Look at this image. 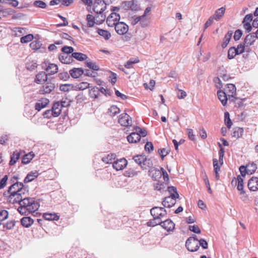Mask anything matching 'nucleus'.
Wrapping results in <instances>:
<instances>
[{"label": "nucleus", "instance_id": "obj_1", "mask_svg": "<svg viewBox=\"0 0 258 258\" xmlns=\"http://www.w3.org/2000/svg\"><path fill=\"white\" fill-rule=\"evenodd\" d=\"M19 207L17 211L21 215H28L37 211L39 208V203L31 198H24L19 200Z\"/></svg>", "mask_w": 258, "mask_h": 258}, {"label": "nucleus", "instance_id": "obj_2", "mask_svg": "<svg viewBox=\"0 0 258 258\" xmlns=\"http://www.w3.org/2000/svg\"><path fill=\"white\" fill-rule=\"evenodd\" d=\"M232 186H237V189L239 191V194L243 195L241 198L243 201H245L248 198L245 195V191L244 190L243 179L240 175H238L237 177H234L231 181Z\"/></svg>", "mask_w": 258, "mask_h": 258}, {"label": "nucleus", "instance_id": "obj_3", "mask_svg": "<svg viewBox=\"0 0 258 258\" xmlns=\"http://www.w3.org/2000/svg\"><path fill=\"white\" fill-rule=\"evenodd\" d=\"M134 160L143 169H147L152 165V162L145 156L139 155L134 157Z\"/></svg>", "mask_w": 258, "mask_h": 258}, {"label": "nucleus", "instance_id": "obj_4", "mask_svg": "<svg viewBox=\"0 0 258 258\" xmlns=\"http://www.w3.org/2000/svg\"><path fill=\"white\" fill-rule=\"evenodd\" d=\"M185 246L190 251H196L199 248V240L196 238V236L190 237L186 241Z\"/></svg>", "mask_w": 258, "mask_h": 258}, {"label": "nucleus", "instance_id": "obj_5", "mask_svg": "<svg viewBox=\"0 0 258 258\" xmlns=\"http://www.w3.org/2000/svg\"><path fill=\"white\" fill-rule=\"evenodd\" d=\"M16 185V183H14L11 186L9 187V189L7 192H5L4 193V196H8V201L13 204H15L16 203V188H15V186Z\"/></svg>", "mask_w": 258, "mask_h": 258}, {"label": "nucleus", "instance_id": "obj_6", "mask_svg": "<svg viewBox=\"0 0 258 258\" xmlns=\"http://www.w3.org/2000/svg\"><path fill=\"white\" fill-rule=\"evenodd\" d=\"M28 190L26 187H24L22 183L17 182V202L19 200H21L24 198H28Z\"/></svg>", "mask_w": 258, "mask_h": 258}, {"label": "nucleus", "instance_id": "obj_7", "mask_svg": "<svg viewBox=\"0 0 258 258\" xmlns=\"http://www.w3.org/2000/svg\"><path fill=\"white\" fill-rule=\"evenodd\" d=\"M179 195L178 193L176 195L172 194L169 197H166L162 201L163 205L166 208H170L174 206L176 203V199L178 198Z\"/></svg>", "mask_w": 258, "mask_h": 258}, {"label": "nucleus", "instance_id": "obj_8", "mask_svg": "<svg viewBox=\"0 0 258 258\" xmlns=\"http://www.w3.org/2000/svg\"><path fill=\"white\" fill-rule=\"evenodd\" d=\"M120 15L116 12H112L107 18L106 23L109 27H114L119 22Z\"/></svg>", "mask_w": 258, "mask_h": 258}, {"label": "nucleus", "instance_id": "obj_9", "mask_svg": "<svg viewBox=\"0 0 258 258\" xmlns=\"http://www.w3.org/2000/svg\"><path fill=\"white\" fill-rule=\"evenodd\" d=\"M151 214L153 217L159 218L161 219L165 217L167 215L166 211L162 207H155L151 209Z\"/></svg>", "mask_w": 258, "mask_h": 258}, {"label": "nucleus", "instance_id": "obj_10", "mask_svg": "<svg viewBox=\"0 0 258 258\" xmlns=\"http://www.w3.org/2000/svg\"><path fill=\"white\" fill-rule=\"evenodd\" d=\"M118 121L121 125L125 127L131 125L132 123L131 117L126 113L121 114Z\"/></svg>", "mask_w": 258, "mask_h": 258}, {"label": "nucleus", "instance_id": "obj_11", "mask_svg": "<svg viewBox=\"0 0 258 258\" xmlns=\"http://www.w3.org/2000/svg\"><path fill=\"white\" fill-rule=\"evenodd\" d=\"M128 163L127 161L124 158L117 159L113 163V168L116 171L122 170L126 167Z\"/></svg>", "mask_w": 258, "mask_h": 258}, {"label": "nucleus", "instance_id": "obj_12", "mask_svg": "<svg viewBox=\"0 0 258 258\" xmlns=\"http://www.w3.org/2000/svg\"><path fill=\"white\" fill-rule=\"evenodd\" d=\"M116 32L119 35H124L128 31V26L124 22H118L115 26Z\"/></svg>", "mask_w": 258, "mask_h": 258}, {"label": "nucleus", "instance_id": "obj_13", "mask_svg": "<svg viewBox=\"0 0 258 258\" xmlns=\"http://www.w3.org/2000/svg\"><path fill=\"white\" fill-rule=\"evenodd\" d=\"M55 88L54 84L51 82H47L39 90L40 94H49L51 93Z\"/></svg>", "mask_w": 258, "mask_h": 258}, {"label": "nucleus", "instance_id": "obj_14", "mask_svg": "<svg viewBox=\"0 0 258 258\" xmlns=\"http://www.w3.org/2000/svg\"><path fill=\"white\" fill-rule=\"evenodd\" d=\"M252 21V16L251 14L246 15L243 21L242 24L243 25V28L246 32H249L252 29V27L251 25V22Z\"/></svg>", "mask_w": 258, "mask_h": 258}, {"label": "nucleus", "instance_id": "obj_15", "mask_svg": "<svg viewBox=\"0 0 258 258\" xmlns=\"http://www.w3.org/2000/svg\"><path fill=\"white\" fill-rule=\"evenodd\" d=\"M228 95L229 99L234 98L236 94V88L233 84H228L224 91Z\"/></svg>", "mask_w": 258, "mask_h": 258}, {"label": "nucleus", "instance_id": "obj_16", "mask_svg": "<svg viewBox=\"0 0 258 258\" xmlns=\"http://www.w3.org/2000/svg\"><path fill=\"white\" fill-rule=\"evenodd\" d=\"M248 189L252 191H256L258 190V177L253 176L248 182Z\"/></svg>", "mask_w": 258, "mask_h": 258}, {"label": "nucleus", "instance_id": "obj_17", "mask_svg": "<svg viewBox=\"0 0 258 258\" xmlns=\"http://www.w3.org/2000/svg\"><path fill=\"white\" fill-rule=\"evenodd\" d=\"M149 174L155 181H159L162 177L161 169L159 170L156 168H152L149 170Z\"/></svg>", "mask_w": 258, "mask_h": 258}, {"label": "nucleus", "instance_id": "obj_18", "mask_svg": "<svg viewBox=\"0 0 258 258\" xmlns=\"http://www.w3.org/2000/svg\"><path fill=\"white\" fill-rule=\"evenodd\" d=\"M161 227L166 231H173L175 228V224L170 219H167L161 223Z\"/></svg>", "mask_w": 258, "mask_h": 258}, {"label": "nucleus", "instance_id": "obj_19", "mask_svg": "<svg viewBox=\"0 0 258 258\" xmlns=\"http://www.w3.org/2000/svg\"><path fill=\"white\" fill-rule=\"evenodd\" d=\"M49 103V100L46 98H41L35 104V108L38 111H40L42 109L47 106Z\"/></svg>", "mask_w": 258, "mask_h": 258}, {"label": "nucleus", "instance_id": "obj_20", "mask_svg": "<svg viewBox=\"0 0 258 258\" xmlns=\"http://www.w3.org/2000/svg\"><path fill=\"white\" fill-rule=\"evenodd\" d=\"M256 38L257 37L254 35L253 33H249L245 37L244 43L245 44L246 46L248 47L254 44Z\"/></svg>", "mask_w": 258, "mask_h": 258}, {"label": "nucleus", "instance_id": "obj_21", "mask_svg": "<svg viewBox=\"0 0 258 258\" xmlns=\"http://www.w3.org/2000/svg\"><path fill=\"white\" fill-rule=\"evenodd\" d=\"M106 8L104 3L101 2L95 3L93 6V10L96 14L102 13Z\"/></svg>", "mask_w": 258, "mask_h": 258}, {"label": "nucleus", "instance_id": "obj_22", "mask_svg": "<svg viewBox=\"0 0 258 258\" xmlns=\"http://www.w3.org/2000/svg\"><path fill=\"white\" fill-rule=\"evenodd\" d=\"M84 73L82 68H73L70 71V74L71 77L75 79L80 78Z\"/></svg>", "mask_w": 258, "mask_h": 258}, {"label": "nucleus", "instance_id": "obj_23", "mask_svg": "<svg viewBox=\"0 0 258 258\" xmlns=\"http://www.w3.org/2000/svg\"><path fill=\"white\" fill-rule=\"evenodd\" d=\"M127 140L130 143H137L141 140V135L138 133L133 132L127 137Z\"/></svg>", "mask_w": 258, "mask_h": 258}, {"label": "nucleus", "instance_id": "obj_24", "mask_svg": "<svg viewBox=\"0 0 258 258\" xmlns=\"http://www.w3.org/2000/svg\"><path fill=\"white\" fill-rule=\"evenodd\" d=\"M47 80V76L44 72H41L36 75L35 82L37 84H43Z\"/></svg>", "mask_w": 258, "mask_h": 258}, {"label": "nucleus", "instance_id": "obj_25", "mask_svg": "<svg viewBox=\"0 0 258 258\" xmlns=\"http://www.w3.org/2000/svg\"><path fill=\"white\" fill-rule=\"evenodd\" d=\"M74 90L83 91L86 89L90 88V84L87 82H82L74 85Z\"/></svg>", "mask_w": 258, "mask_h": 258}, {"label": "nucleus", "instance_id": "obj_26", "mask_svg": "<svg viewBox=\"0 0 258 258\" xmlns=\"http://www.w3.org/2000/svg\"><path fill=\"white\" fill-rule=\"evenodd\" d=\"M217 95L222 105L225 106L227 104L228 97L227 94L224 91L220 90L217 92Z\"/></svg>", "mask_w": 258, "mask_h": 258}, {"label": "nucleus", "instance_id": "obj_27", "mask_svg": "<svg viewBox=\"0 0 258 258\" xmlns=\"http://www.w3.org/2000/svg\"><path fill=\"white\" fill-rule=\"evenodd\" d=\"M62 107L60 105V104L59 101L55 102L53 104L51 109L53 112V114L56 116H58L62 110Z\"/></svg>", "mask_w": 258, "mask_h": 258}, {"label": "nucleus", "instance_id": "obj_28", "mask_svg": "<svg viewBox=\"0 0 258 258\" xmlns=\"http://www.w3.org/2000/svg\"><path fill=\"white\" fill-rule=\"evenodd\" d=\"M59 60L63 63L70 64L73 61L72 55L67 54H62L59 56Z\"/></svg>", "mask_w": 258, "mask_h": 258}, {"label": "nucleus", "instance_id": "obj_29", "mask_svg": "<svg viewBox=\"0 0 258 258\" xmlns=\"http://www.w3.org/2000/svg\"><path fill=\"white\" fill-rule=\"evenodd\" d=\"M33 223V219L30 217H24L21 219V223L22 225L26 228L30 227Z\"/></svg>", "mask_w": 258, "mask_h": 258}, {"label": "nucleus", "instance_id": "obj_30", "mask_svg": "<svg viewBox=\"0 0 258 258\" xmlns=\"http://www.w3.org/2000/svg\"><path fill=\"white\" fill-rule=\"evenodd\" d=\"M89 95L90 98L97 99L100 95L99 89L96 86L91 88L89 90Z\"/></svg>", "mask_w": 258, "mask_h": 258}, {"label": "nucleus", "instance_id": "obj_31", "mask_svg": "<svg viewBox=\"0 0 258 258\" xmlns=\"http://www.w3.org/2000/svg\"><path fill=\"white\" fill-rule=\"evenodd\" d=\"M116 158L115 154H109L105 155L102 157V161L106 164H111L113 163L114 159Z\"/></svg>", "mask_w": 258, "mask_h": 258}, {"label": "nucleus", "instance_id": "obj_32", "mask_svg": "<svg viewBox=\"0 0 258 258\" xmlns=\"http://www.w3.org/2000/svg\"><path fill=\"white\" fill-rule=\"evenodd\" d=\"M213 166L214 172L215 173V178L216 180H219L220 178L219 172L220 171V168L222 166H220V164H218V161L217 159H213Z\"/></svg>", "mask_w": 258, "mask_h": 258}, {"label": "nucleus", "instance_id": "obj_33", "mask_svg": "<svg viewBox=\"0 0 258 258\" xmlns=\"http://www.w3.org/2000/svg\"><path fill=\"white\" fill-rule=\"evenodd\" d=\"M39 173L37 171L35 170L34 171H31L30 173H29L27 176L25 177L24 179L25 182H29L30 181H32L34 179L37 177L38 176Z\"/></svg>", "mask_w": 258, "mask_h": 258}, {"label": "nucleus", "instance_id": "obj_34", "mask_svg": "<svg viewBox=\"0 0 258 258\" xmlns=\"http://www.w3.org/2000/svg\"><path fill=\"white\" fill-rule=\"evenodd\" d=\"M233 34L232 31H229L227 34L225 35V37L223 40V43L221 44L222 47L224 48L227 47V45L230 42L231 37Z\"/></svg>", "mask_w": 258, "mask_h": 258}, {"label": "nucleus", "instance_id": "obj_35", "mask_svg": "<svg viewBox=\"0 0 258 258\" xmlns=\"http://www.w3.org/2000/svg\"><path fill=\"white\" fill-rule=\"evenodd\" d=\"M139 172L134 168H129L124 172L123 175L125 177L132 178L137 176Z\"/></svg>", "mask_w": 258, "mask_h": 258}, {"label": "nucleus", "instance_id": "obj_36", "mask_svg": "<svg viewBox=\"0 0 258 258\" xmlns=\"http://www.w3.org/2000/svg\"><path fill=\"white\" fill-rule=\"evenodd\" d=\"M34 156L35 154L33 152H30L29 153L25 154L22 158V163L26 164L30 163Z\"/></svg>", "mask_w": 258, "mask_h": 258}, {"label": "nucleus", "instance_id": "obj_37", "mask_svg": "<svg viewBox=\"0 0 258 258\" xmlns=\"http://www.w3.org/2000/svg\"><path fill=\"white\" fill-rule=\"evenodd\" d=\"M58 67L54 63H49L46 69V71L49 74L53 75L58 72Z\"/></svg>", "mask_w": 258, "mask_h": 258}, {"label": "nucleus", "instance_id": "obj_38", "mask_svg": "<svg viewBox=\"0 0 258 258\" xmlns=\"http://www.w3.org/2000/svg\"><path fill=\"white\" fill-rule=\"evenodd\" d=\"M243 133V128L239 127H236L233 128V132L232 136L233 137L238 139L242 137Z\"/></svg>", "mask_w": 258, "mask_h": 258}, {"label": "nucleus", "instance_id": "obj_39", "mask_svg": "<svg viewBox=\"0 0 258 258\" xmlns=\"http://www.w3.org/2000/svg\"><path fill=\"white\" fill-rule=\"evenodd\" d=\"M43 217L46 220H58L59 216L55 213H44L43 215Z\"/></svg>", "mask_w": 258, "mask_h": 258}, {"label": "nucleus", "instance_id": "obj_40", "mask_svg": "<svg viewBox=\"0 0 258 258\" xmlns=\"http://www.w3.org/2000/svg\"><path fill=\"white\" fill-rule=\"evenodd\" d=\"M97 33L105 40H108L111 36V33L105 30L97 28Z\"/></svg>", "mask_w": 258, "mask_h": 258}, {"label": "nucleus", "instance_id": "obj_41", "mask_svg": "<svg viewBox=\"0 0 258 258\" xmlns=\"http://www.w3.org/2000/svg\"><path fill=\"white\" fill-rule=\"evenodd\" d=\"M86 21L87 26L89 27H92L96 24L95 17L91 14L87 15Z\"/></svg>", "mask_w": 258, "mask_h": 258}, {"label": "nucleus", "instance_id": "obj_42", "mask_svg": "<svg viewBox=\"0 0 258 258\" xmlns=\"http://www.w3.org/2000/svg\"><path fill=\"white\" fill-rule=\"evenodd\" d=\"M120 109L116 105H112L108 109V113L110 116H114L116 114L119 113Z\"/></svg>", "mask_w": 258, "mask_h": 258}, {"label": "nucleus", "instance_id": "obj_43", "mask_svg": "<svg viewBox=\"0 0 258 258\" xmlns=\"http://www.w3.org/2000/svg\"><path fill=\"white\" fill-rule=\"evenodd\" d=\"M247 174H252L256 171L257 165L254 162L249 163L246 165Z\"/></svg>", "mask_w": 258, "mask_h": 258}, {"label": "nucleus", "instance_id": "obj_44", "mask_svg": "<svg viewBox=\"0 0 258 258\" xmlns=\"http://www.w3.org/2000/svg\"><path fill=\"white\" fill-rule=\"evenodd\" d=\"M225 11V9L223 7H222L218 10H217L213 16L216 20H219L224 14Z\"/></svg>", "mask_w": 258, "mask_h": 258}, {"label": "nucleus", "instance_id": "obj_45", "mask_svg": "<svg viewBox=\"0 0 258 258\" xmlns=\"http://www.w3.org/2000/svg\"><path fill=\"white\" fill-rule=\"evenodd\" d=\"M73 58H75L79 61H83L87 58L86 54L80 52H73L72 54Z\"/></svg>", "mask_w": 258, "mask_h": 258}, {"label": "nucleus", "instance_id": "obj_46", "mask_svg": "<svg viewBox=\"0 0 258 258\" xmlns=\"http://www.w3.org/2000/svg\"><path fill=\"white\" fill-rule=\"evenodd\" d=\"M140 62V59L138 57L132 58L128 60L125 64L124 67L126 69H131L133 67L132 65L135 63H137Z\"/></svg>", "mask_w": 258, "mask_h": 258}, {"label": "nucleus", "instance_id": "obj_47", "mask_svg": "<svg viewBox=\"0 0 258 258\" xmlns=\"http://www.w3.org/2000/svg\"><path fill=\"white\" fill-rule=\"evenodd\" d=\"M126 7L131 9L132 11H137L138 10V5L137 1L134 0L128 1L126 2L125 4Z\"/></svg>", "mask_w": 258, "mask_h": 258}, {"label": "nucleus", "instance_id": "obj_48", "mask_svg": "<svg viewBox=\"0 0 258 258\" xmlns=\"http://www.w3.org/2000/svg\"><path fill=\"white\" fill-rule=\"evenodd\" d=\"M162 223V221L161 220V219L159 218L156 217H153V219L152 220H150L147 223V225L148 226L150 227H154L158 225H160Z\"/></svg>", "mask_w": 258, "mask_h": 258}, {"label": "nucleus", "instance_id": "obj_49", "mask_svg": "<svg viewBox=\"0 0 258 258\" xmlns=\"http://www.w3.org/2000/svg\"><path fill=\"white\" fill-rule=\"evenodd\" d=\"M74 85L71 84H62L59 86V89L62 92H69L70 90H74Z\"/></svg>", "mask_w": 258, "mask_h": 258}, {"label": "nucleus", "instance_id": "obj_50", "mask_svg": "<svg viewBox=\"0 0 258 258\" xmlns=\"http://www.w3.org/2000/svg\"><path fill=\"white\" fill-rule=\"evenodd\" d=\"M143 19L144 18L142 17V16H134L133 17H132V18L131 19V24L133 25H135L138 23L140 22L142 25L143 26Z\"/></svg>", "mask_w": 258, "mask_h": 258}, {"label": "nucleus", "instance_id": "obj_51", "mask_svg": "<svg viewBox=\"0 0 258 258\" xmlns=\"http://www.w3.org/2000/svg\"><path fill=\"white\" fill-rule=\"evenodd\" d=\"M33 35L31 34H26L24 36H22L20 41L22 43H26L31 41L33 39Z\"/></svg>", "mask_w": 258, "mask_h": 258}, {"label": "nucleus", "instance_id": "obj_52", "mask_svg": "<svg viewBox=\"0 0 258 258\" xmlns=\"http://www.w3.org/2000/svg\"><path fill=\"white\" fill-rule=\"evenodd\" d=\"M95 17L96 25H100L102 24L105 21L106 18V16L103 13L96 14Z\"/></svg>", "mask_w": 258, "mask_h": 258}, {"label": "nucleus", "instance_id": "obj_53", "mask_svg": "<svg viewBox=\"0 0 258 258\" xmlns=\"http://www.w3.org/2000/svg\"><path fill=\"white\" fill-rule=\"evenodd\" d=\"M86 66L93 71L100 70L99 66L96 63L93 61H87L85 62Z\"/></svg>", "mask_w": 258, "mask_h": 258}, {"label": "nucleus", "instance_id": "obj_54", "mask_svg": "<svg viewBox=\"0 0 258 258\" xmlns=\"http://www.w3.org/2000/svg\"><path fill=\"white\" fill-rule=\"evenodd\" d=\"M238 55L237 51L236 50L235 47H231L228 51V58L231 59L236 55Z\"/></svg>", "mask_w": 258, "mask_h": 258}, {"label": "nucleus", "instance_id": "obj_55", "mask_svg": "<svg viewBox=\"0 0 258 258\" xmlns=\"http://www.w3.org/2000/svg\"><path fill=\"white\" fill-rule=\"evenodd\" d=\"M224 121L227 127L230 128L232 125V122L230 118L229 113L228 112H226L224 113Z\"/></svg>", "mask_w": 258, "mask_h": 258}, {"label": "nucleus", "instance_id": "obj_56", "mask_svg": "<svg viewBox=\"0 0 258 258\" xmlns=\"http://www.w3.org/2000/svg\"><path fill=\"white\" fill-rule=\"evenodd\" d=\"M42 45L41 43L39 41L35 40L30 44V48L33 50H38L40 48Z\"/></svg>", "mask_w": 258, "mask_h": 258}, {"label": "nucleus", "instance_id": "obj_57", "mask_svg": "<svg viewBox=\"0 0 258 258\" xmlns=\"http://www.w3.org/2000/svg\"><path fill=\"white\" fill-rule=\"evenodd\" d=\"M43 117L46 118H51L52 117H56V116L53 114V112L51 109L46 110L43 113Z\"/></svg>", "mask_w": 258, "mask_h": 258}, {"label": "nucleus", "instance_id": "obj_58", "mask_svg": "<svg viewBox=\"0 0 258 258\" xmlns=\"http://www.w3.org/2000/svg\"><path fill=\"white\" fill-rule=\"evenodd\" d=\"M59 103L62 108L67 107L71 105V101L70 99L66 97L65 98H62Z\"/></svg>", "mask_w": 258, "mask_h": 258}, {"label": "nucleus", "instance_id": "obj_59", "mask_svg": "<svg viewBox=\"0 0 258 258\" xmlns=\"http://www.w3.org/2000/svg\"><path fill=\"white\" fill-rule=\"evenodd\" d=\"M247 46H246L244 43L243 44H239L238 45L237 48H236V50L237 51L238 55L242 53L245 49L247 48Z\"/></svg>", "mask_w": 258, "mask_h": 258}, {"label": "nucleus", "instance_id": "obj_60", "mask_svg": "<svg viewBox=\"0 0 258 258\" xmlns=\"http://www.w3.org/2000/svg\"><path fill=\"white\" fill-rule=\"evenodd\" d=\"M33 6L40 8H45L46 7V4L42 1H35L33 3Z\"/></svg>", "mask_w": 258, "mask_h": 258}, {"label": "nucleus", "instance_id": "obj_61", "mask_svg": "<svg viewBox=\"0 0 258 258\" xmlns=\"http://www.w3.org/2000/svg\"><path fill=\"white\" fill-rule=\"evenodd\" d=\"M61 51L64 53L63 54H72V53H73L74 48L71 46H66L61 48Z\"/></svg>", "mask_w": 258, "mask_h": 258}, {"label": "nucleus", "instance_id": "obj_62", "mask_svg": "<svg viewBox=\"0 0 258 258\" xmlns=\"http://www.w3.org/2000/svg\"><path fill=\"white\" fill-rule=\"evenodd\" d=\"M158 153L161 157L162 160L163 161L164 160V157L168 154L169 152L166 149L163 148L161 149H159L158 150Z\"/></svg>", "mask_w": 258, "mask_h": 258}, {"label": "nucleus", "instance_id": "obj_63", "mask_svg": "<svg viewBox=\"0 0 258 258\" xmlns=\"http://www.w3.org/2000/svg\"><path fill=\"white\" fill-rule=\"evenodd\" d=\"M154 188L155 190H161L162 189L164 188V184L162 182L157 181L156 183L154 184Z\"/></svg>", "mask_w": 258, "mask_h": 258}, {"label": "nucleus", "instance_id": "obj_64", "mask_svg": "<svg viewBox=\"0 0 258 258\" xmlns=\"http://www.w3.org/2000/svg\"><path fill=\"white\" fill-rule=\"evenodd\" d=\"M85 76L95 78L97 76V73L94 72H91L88 70H85L84 73Z\"/></svg>", "mask_w": 258, "mask_h": 258}]
</instances>
